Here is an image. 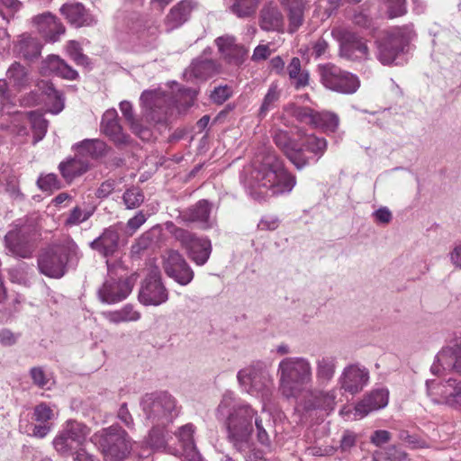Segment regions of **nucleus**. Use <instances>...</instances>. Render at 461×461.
<instances>
[{
    "label": "nucleus",
    "mask_w": 461,
    "mask_h": 461,
    "mask_svg": "<svg viewBox=\"0 0 461 461\" xmlns=\"http://www.w3.org/2000/svg\"><path fill=\"white\" fill-rule=\"evenodd\" d=\"M216 419L223 423L227 439L232 447L240 453H246L253 447V420L257 430V438L263 446H270L269 433L274 429V421L270 414H258L249 403L237 401L232 392L227 391L215 409Z\"/></svg>",
    "instance_id": "1"
},
{
    "label": "nucleus",
    "mask_w": 461,
    "mask_h": 461,
    "mask_svg": "<svg viewBox=\"0 0 461 461\" xmlns=\"http://www.w3.org/2000/svg\"><path fill=\"white\" fill-rule=\"evenodd\" d=\"M242 183L253 199L261 201L267 196L290 193L296 178L276 154L267 151L257 155L244 168Z\"/></svg>",
    "instance_id": "2"
},
{
    "label": "nucleus",
    "mask_w": 461,
    "mask_h": 461,
    "mask_svg": "<svg viewBox=\"0 0 461 461\" xmlns=\"http://www.w3.org/2000/svg\"><path fill=\"white\" fill-rule=\"evenodd\" d=\"M277 375L282 394L297 398L312 383V366L306 357H286L278 364Z\"/></svg>",
    "instance_id": "3"
},
{
    "label": "nucleus",
    "mask_w": 461,
    "mask_h": 461,
    "mask_svg": "<svg viewBox=\"0 0 461 461\" xmlns=\"http://www.w3.org/2000/svg\"><path fill=\"white\" fill-rule=\"evenodd\" d=\"M140 406L146 421L155 427H167L179 412L175 397L164 391L145 393Z\"/></svg>",
    "instance_id": "4"
},
{
    "label": "nucleus",
    "mask_w": 461,
    "mask_h": 461,
    "mask_svg": "<svg viewBox=\"0 0 461 461\" xmlns=\"http://www.w3.org/2000/svg\"><path fill=\"white\" fill-rule=\"evenodd\" d=\"M78 248L72 240L52 244L38 258V267L41 274L52 278H60L68 263L77 258Z\"/></svg>",
    "instance_id": "5"
},
{
    "label": "nucleus",
    "mask_w": 461,
    "mask_h": 461,
    "mask_svg": "<svg viewBox=\"0 0 461 461\" xmlns=\"http://www.w3.org/2000/svg\"><path fill=\"white\" fill-rule=\"evenodd\" d=\"M90 441L112 461L122 460L131 448L127 432L116 425L96 431L91 436Z\"/></svg>",
    "instance_id": "6"
},
{
    "label": "nucleus",
    "mask_w": 461,
    "mask_h": 461,
    "mask_svg": "<svg viewBox=\"0 0 461 461\" xmlns=\"http://www.w3.org/2000/svg\"><path fill=\"white\" fill-rule=\"evenodd\" d=\"M237 379L250 395L267 400L272 394L274 379L270 370L263 364L258 363L240 369Z\"/></svg>",
    "instance_id": "7"
},
{
    "label": "nucleus",
    "mask_w": 461,
    "mask_h": 461,
    "mask_svg": "<svg viewBox=\"0 0 461 461\" xmlns=\"http://www.w3.org/2000/svg\"><path fill=\"white\" fill-rule=\"evenodd\" d=\"M165 227L167 232L185 249L188 258L194 263L197 266H203L208 261L212 253V243L209 239L199 238L172 221H167Z\"/></svg>",
    "instance_id": "8"
},
{
    "label": "nucleus",
    "mask_w": 461,
    "mask_h": 461,
    "mask_svg": "<svg viewBox=\"0 0 461 461\" xmlns=\"http://www.w3.org/2000/svg\"><path fill=\"white\" fill-rule=\"evenodd\" d=\"M415 36L411 24L392 29L377 41V59L384 65H391Z\"/></svg>",
    "instance_id": "9"
},
{
    "label": "nucleus",
    "mask_w": 461,
    "mask_h": 461,
    "mask_svg": "<svg viewBox=\"0 0 461 461\" xmlns=\"http://www.w3.org/2000/svg\"><path fill=\"white\" fill-rule=\"evenodd\" d=\"M90 432L91 429L86 425L77 420H68L54 438L53 447L62 456L74 455L76 451L83 448Z\"/></svg>",
    "instance_id": "10"
},
{
    "label": "nucleus",
    "mask_w": 461,
    "mask_h": 461,
    "mask_svg": "<svg viewBox=\"0 0 461 461\" xmlns=\"http://www.w3.org/2000/svg\"><path fill=\"white\" fill-rule=\"evenodd\" d=\"M319 72L321 84L331 91L352 95L360 86V81L356 75L342 70L333 64L319 66Z\"/></svg>",
    "instance_id": "11"
},
{
    "label": "nucleus",
    "mask_w": 461,
    "mask_h": 461,
    "mask_svg": "<svg viewBox=\"0 0 461 461\" xmlns=\"http://www.w3.org/2000/svg\"><path fill=\"white\" fill-rule=\"evenodd\" d=\"M427 394L434 403L444 404L461 411V379L428 380Z\"/></svg>",
    "instance_id": "12"
},
{
    "label": "nucleus",
    "mask_w": 461,
    "mask_h": 461,
    "mask_svg": "<svg viewBox=\"0 0 461 461\" xmlns=\"http://www.w3.org/2000/svg\"><path fill=\"white\" fill-rule=\"evenodd\" d=\"M331 35L339 42V55L351 61H363L369 59L366 41L357 34L340 27L333 28Z\"/></svg>",
    "instance_id": "13"
},
{
    "label": "nucleus",
    "mask_w": 461,
    "mask_h": 461,
    "mask_svg": "<svg viewBox=\"0 0 461 461\" xmlns=\"http://www.w3.org/2000/svg\"><path fill=\"white\" fill-rule=\"evenodd\" d=\"M5 246L12 256L29 258L36 249V233L26 226L14 228L5 234Z\"/></svg>",
    "instance_id": "14"
},
{
    "label": "nucleus",
    "mask_w": 461,
    "mask_h": 461,
    "mask_svg": "<svg viewBox=\"0 0 461 461\" xmlns=\"http://www.w3.org/2000/svg\"><path fill=\"white\" fill-rule=\"evenodd\" d=\"M138 298L145 306H158L168 300V292L161 282L158 268L151 269L142 281Z\"/></svg>",
    "instance_id": "15"
},
{
    "label": "nucleus",
    "mask_w": 461,
    "mask_h": 461,
    "mask_svg": "<svg viewBox=\"0 0 461 461\" xmlns=\"http://www.w3.org/2000/svg\"><path fill=\"white\" fill-rule=\"evenodd\" d=\"M165 273L181 285H186L194 278V271L177 250H167L163 256Z\"/></svg>",
    "instance_id": "16"
},
{
    "label": "nucleus",
    "mask_w": 461,
    "mask_h": 461,
    "mask_svg": "<svg viewBox=\"0 0 461 461\" xmlns=\"http://www.w3.org/2000/svg\"><path fill=\"white\" fill-rule=\"evenodd\" d=\"M140 103L145 116L154 122L164 121L170 107L169 97L158 90L144 91L140 95Z\"/></svg>",
    "instance_id": "17"
},
{
    "label": "nucleus",
    "mask_w": 461,
    "mask_h": 461,
    "mask_svg": "<svg viewBox=\"0 0 461 461\" xmlns=\"http://www.w3.org/2000/svg\"><path fill=\"white\" fill-rule=\"evenodd\" d=\"M443 370L461 374V339L454 340L436 355L430 371L433 375H438Z\"/></svg>",
    "instance_id": "18"
},
{
    "label": "nucleus",
    "mask_w": 461,
    "mask_h": 461,
    "mask_svg": "<svg viewBox=\"0 0 461 461\" xmlns=\"http://www.w3.org/2000/svg\"><path fill=\"white\" fill-rule=\"evenodd\" d=\"M273 140L296 169L302 170L310 165V158L303 154V149H297V143L287 131L276 129Z\"/></svg>",
    "instance_id": "19"
},
{
    "label": "nucleus",
    "mask_w": 461,
    "mask_h": 461,
    "mask_svg": "<svg viewBox=\"0 0 461 461\" xmlns=\"http://www.w3.org/2000/svg\"><path fill=\"white\" fill-rule=\"evenodd\" d=\"M212 203L202 199L190 206L179 215L184 223H194L202 230H209L216 224L215 217L212 216Z\"/></svg>",
    "instance_id": "20"
},
{
    "label": "nucleus",
    "mask_w": 461,
    "mask_h": 461,
    "mask_svg": "<svg viewBox=\"0 0 461 461\" xmlns=\"http://www.w3.org/2000/svg\"><path fill=\"white\" fill-rule=\"evenodd\" d=\"M122 224L115 223L105 228L103 232L90 243V248L104 258L114 256L120 249V236Z\"/></svg>",
    "instance_id": "21"
},
{
    "label": "nucleus",
    "mask_w": 461,
    "mask_h": 461,
    "mask_svg": "<svg viewBox=\"0 0 461 461\" xmlns=\"http://www.w3.org/2000/svg\"><path fill=\"white\" fill-rule=\"evenodd\" d=\"M133 285L128 278L108 277L98 290L101 302L113 304L125 300L132 291Z\"/></svg>",
    "instance_id": "22"
},
{
    "label": "nucleus",
    "mask_w": 461,
    "mask_h": 461,
    "mask_svg": "<svg viewBox=\"0 0 461 461\" xmlns=\"http://www.w3.org/2000/svg\"><path fill=\"white\" fill-rule=\"evenodd\" d=\"M369 379V372L359 365L352 364L346 366L339 379L341 389L356 394L363 390Z\"/></svg>",
    "instance_id": "23"
},
{
    "label": "nucleus",
    "mask_w": 461,
    "mask_h": 461,
    "mask_svg": "<svg viewBox=\"0 0 461 461\" xmlns=\"http://www.w3.org/2000/svg\"><path fill=\"white\" fill-rule=\"evenodd\" d=\"M336 398L337 391L335 389L330 391L311 390L303 399L302 406L305 411L320 410L329 414L336 407Z\"/></svg>",
    "instance_id": "24"
},
{
    "label": "nucleus",
    "mask_w": 461,
    "mask_h": 461,
    "mask_svg": "<svg viewBox=\"0 0 461 461\" xmlns=\"http://www.w3.org/2000/svg\"><path fill=\"white\" fill-rule=\"evenodd\" d=\"M32 24L47 41L56 42L65 33V26L50 13H43L32 18Z\"/></svg>",
    "instance_id": "25"
},
{
    "label": "nucleus",
    "mask_w": 461,
    "mask_h": 461,
    "mask_svg": "<svg viewBox=\"0 0 461 461\" xmlns=\"http://www.w3.org/2000/svg\"><path fill=\"white\" fill-rule=\"evenodd\" d=\"M215 44L223 59L230 64L239 65L243 62L248 53L247 49L236 42L232 35H223L215 40Z\"/></svg>",
    "instance_id": "26"
},
{
    "label": "nucleus",
    "mask_w": 461,
    "mask_h": 461,
    "mask_svg": "<svg viewBox=\"0 0 461 461\" xmlns=\"http://www.w3.org/2000/svg\"><path fill=\"white\" fill-rule=\"evenodd\" d=\"M101 131L116 145H126L130 141V136L122 131L118 122V113L115 109L107 110L101 122Z\"/></svg>",
    "instance_id": "27"
},
{
    "label": "nucleus",
    "mask_w": 461,
    "mask_h": 461,
    "mask_svg": "<svg viewBox=\"0 0 461 461\" xmlns=\"http://www.w3.org/2000/svg\"><path fill=\"white\" fill-rule=\"evenodd\" d=\"M259 26L266 32H284L285 18L282 12L275 3H267L260 10Z\"/></svg>",
    "instance_id": "28"
},
{
    "label": "nucleus",
    "mask_w": 461,
    "mask_h": 461,
    "mask_svg": "<svg viewBox=\"0 0 461 461\" xmlns=\"http://www.w3.org/2000/svg\"><path fill=\"white\" fill-rule=\"evenodd\" d=\"M388 397L389 392L384 388L371 392L355 406V417L363 418L373 411L385 407L388 403Z\"/></svg>",
    "instance_id": "29"
},
{
    "label": "nucleus",
    "mask_w": 461,
    "mask_h": 461,
    "mask_svg": "<svg viewBox=\"0 0 461 461\" xmlns=\"http://www.w3.org/2000/svg\"><path fill=\"white\" fill-rule=\"evenodd\" d=\"M3 80L6 82L7 87L14 95V91H22L30 85V71L24 65L18 61H14L7 68L5 78Z\"/></svg>",
    "instance_id": "30"
},
{
    "label": "nucleus",
    "mask_w": 461,
    "mask_h": 461,
    "mask_svg": "<svg viewBox=\"0 0 461 461\" xmlns=\"http://www.w3.org/2000/svg\"><path fill=\"white\" fill-rule=\"evenodd\" d=\"M195 6V3L191 0H182L173 6L165 19L167 32H171L185 23Z\"/></svg>",
    "instance_id": "31"
},
{
    "label": "nucleus",
    "mask_w": 461,
    "mask_h": 461,
    "mask_svg": "<svg viewBox=\"0 0 461 461\" xmlns=\"http://www.w3.org/2000/svg\"><path fill=\"white\" fill-rule=\"evenodd\" d=\"M337 368L336 357L330 354L319 355L315 360V375L319 384L326 385L334 377Z\"/></svg>",
    "instance_id": "32"
},
{
    "label": "nucleus",
    "mask_w": 461,
    "mask_h": 461,
    "mask_svg": "<svg viewBox=\"0 0 461 461\" xmlns=\"http://www.w3.org/2000/svg\"><path fill=\"white\" fill-rule=\"evenodd\" d=\"M60 12L68 23L76 27L88 26L94 22L93 17L80 3L64 4L60 7Z\"/></svg>",
    "instance_id": "33"
},
{
    "label": "nucleus",
    "mask_w": 461,
    "mask_h": 461,
    "mask_svg": "<svg viewBox=\"0 0 461 461\" xmlns=\"http://www.w3.org/2000/svg\"><path fill=\"white\" fill-rule=\"evenodd\" d=\"M219 71V66L212 59H195L185 71V77L187 79L195 78L198 80H206L212 77Z\"/></svg>",
    "instance_id": "34"
},
{
    "label": "nucleus",
    "mask_w": 461,
    "mask_h": 461,
    "mask_svg": "<svg viewBox=\"0 0 461 461\" xmlns=\"http://www.w3.org/2000/svg\"><path fill=\"white\" fill-rule=\"evenodd\" d=\"M328 142L325 138L318 137L315 134L305 136L297 149H303V154L312 161L317 162L326 152Z\"/></svg>",
    "instance_id": "35"
},
{
    "label": "nucleus",
    "mask_w": 461,
    "mask_h": 461,
    "mask_svg": "<svg viewBox=\"0 0 461 461\" xmlns=\"http://www.w3.org/2000/svg\"><path fill=\"white\" fill-rule=\"evenodd\" d=\"M287 10L289 21V32L294 33L303 23V13L308 0H278Z\"/></svg>",
    "instance_id": "36"
},
{
    "label": "nucleus",
    "mask_w": 461,
    "mask_h": 461,
    "mask_svg": "<svg viewBox=\"0 0 461 461\" xmlns=\"http://www.w3.org/2000/svg\"><path fill=\"white\" fill-rule=\"evenodd\" d=\"M41 43L40 41L30 34H23L18 37L14 50L23 59L32 60L41 55Z\"/></svg>",
    "instance_id": "37"
},
{
    "label": "nucleus",
    "mask_w": 461,
    "mask_h": 461,
    "mask_svg": "<svg viewBox=\"0 0 461 461\" xmlns=\"http://www.w3.org/2000/svg\"><path fill=\"white\" fill-rule=\"evenodd\" d=\"M104 318L112 324L118 325L123 322L138 321L141 314L135 310L132 304H125L119 310L107 311L103 313Z\"/></svg>",
    "instance_id": "38"
},
{
    "label": "nucleus",
    "mask_w": 461,
    "mask_h": 461,
    "mask_svg": "<svg viewBox=\"0 0 461 461\" xmlns=\"http://www.w3.org/2000/svg\"><path fill=\"white\" fill-rule=\"evenodd\" d=\"M287 73L291 84L296 90L304 88L309 85L310 74L308 70L303 69L301 65V59L297 57H294L287 66Z\"/></svg>",
    "instance_id": "39"
},
{
    "label": "nucleus",
    "mask_w": 461,
    "mask_h": 461,
    "mask_svg": "<svg viewBox=\"0 0 461 461\" xmlns=\"http://www.w3.org/2000/svg\"><path fill=\"white\" fill-rule=\"evenodd\" d=\"M261 0H229L228 8L231 14L240 19L255 15Z\"/></svg>",
    "instance_id": "40"
},
{
    "label": "nucleus",
    "mask_w": 461,
    "mask_h": 461,
    "mask_svg": "<svg viewBox=\"0 0 461 461\" xmlns=\"http://www.w3.org/2000/svg\"><path fill=\"white\" fill-rule=\"evenodd\" d=\"M120 110L124 116L125 120L130 124L133 133L138 135L142 140H148L150 137V132L148 129L141 126V124L135 119L132 110V105L128 101L120 103Z\"/></svg>",
    "instance_id": "41"
},
{
    "label": "nucleus",
    "mask_w": 461,
    "mask_h": 461,
    "mask_svg": "<svg viewBox=\"0 0 461 461\" xmlns=\"http://www.w3.org/2000/svg\"><path fill=\"white\" fill-rule=\"evenodd\" d=\"M45 64L50 71L56 73L63 78L74 80L78 77V73L59 56H50L46 59Z\"/></svg>",
    "instance_id": "42"
},
{
    "label": "nucleus",
    "mask_w": 461,
    "mask_h": 461,
    "mask_svg": "<svg viewBox=\"0 0 461 461\" xmlns=\"http://www.w3.org/2000/svg\"><path fill=\"white\" fill-rule=\"evenodd\" d=\"M313 128H320L324 132H335L339 125L338 114L330 111H321L315 113Z\"/></svg>",
    "instance_id": "43"
},
{
    "label": "nucleus",
    "mask_w": 461,
    "mask_h": 461,
    "mask_svg": "<svg viewBox=\"0 0 461 461\" xmlns=\"http://www.w3.org/2000/svg\"><path fill=\"white\" fill-rule=\"evenodd\" d=\"M59 167L62 176L67 181H71L86 172L88 166L80 159L72 158L66 162H61Z\"/></svg>",
    "instance_id": "44"
},
{
    "label": "nucleus",
    "mask_w": 461,
    "mask_h": 461,
    "mask_svg": "<svg viewBox=\"0 0 461 461\" xmlns=\"http://www.w3.org/2000/svg\"><path fill=\"white\" fill-rule=\"evenodd\" d=\"M80 153L89 155L92 158H101L107 152V145L98 139H86L77 144Z\"/></svg>",
    "instance_id": "45"
},
{
    "label": "nucleus",
    "mask_w": 461,
    "mask_h": 461,
    "mask_svg": "<svg viewBox=\"0 0 461 461\" xmlns=\"http://www.w3.org/2000/svg\"><path fill=\"white\" fill-rule=\"evenodd\" d=\"M288 114L295 118L299 122L313 127L316 111L310 107L290 104L286 107Z\"/></svg>",
    "instance_id": "46"
},
{
    "label": "nucleus",
    "mask_w": 461,
    "mask_h": 461,
    "mask_svg": "<svg viewBox=\"0 0 461 461\" xmlns=\"http://www.w3.org/2000/svg\"><path fill=\"white\" fill-rule=\"evenodd\" d=\"M44 93L47 95L48 102L50 104V113L57 114L64 108V99L62 94L58 91L53 84L44 82Z\"/></svg>",
    "instance_id": "47"
},
{
    "label": "nucleus",
    "mask_w": 461,
    "mask_h": 461,
    "mask_svg": "<svg viewBox=\"0 0 461 461\" xmlns=\"http://www.w3.org/2000/svg\"><path fill=\"white\" fill-rule=\"evenodd\" d=\"M28 116L33 131V144H36L44 138L48 129V122L42 114L37 112H30Z\"/></svg>",
    "instance_id": "48"
},
{
    "label": "nucleus",
    "mask_w": 461,
    "mask_h": 461,
    "mask_svg": "<svg viewBox=\"0 0 461 461\" xmlns=\"http://www.w3.org/2000/svg\"><path fill=\"white\" fill-rule=\"evenodd\" d=\"M281 93L278 89V86L276 83H272L264 96L262 104L259 108L258 115L260 117H265L267 113L275 108L276 104L278 102L280 98Z\"/></svg>",
    "instance_id": "49"
},
{
    "label": "nucleus",
    "mask_w": 461,
    "mask_h": 461,
    "mask_svg": "<svg viewBox=\"0 0 461 461\" xmlns=\"http://www.w3.org/2000/svg\"><path fill=\"white\" fill-rule=\"evenodd\" d=\"M94 207H85L82 208L79 205L75 206L68 218L65 221V224L68 226H76L79 225L82 222L87 221L94 213Z\"/></svg>",
    "instance_id": "50"
},
{
    "label": "nucleus",
    "mask_w": 461,
    "mask_h": 461,
    "mask_svg": "<svg viewBox=\"0 0 461 461\" xmlns=\"http://www.w3.org/2000/svg\"><path fill=\"white\" fill-rule=\"evenodd\" d=\"M126 209L132 210L140 207L144 202V194L139 187L127 189L122 195Z\"/></svg>",
    "instance_id": "51"
},
{
    "label": "nucleus",
    "mask_w": 461,
    "mask_h": 461,
    "mask_svg": "<svg viewBox=\"0 0 461 461\" xmlns=\"http://www.w3.org/2000/svg\"><path fill=\"white\" fill-rule=\"evenodd\" d=\"M194 433V426L191 423L181 426L176 432V437L183 443L184 447L188 451H194L195 449Z\"/></svg>",
    "instance_id": "52"
},
{
    "label": "nucleus",
    "mask_w": 461,
    "mask_h": 461,
    "mask_svg": "<svg viewBox=\"0 0 461 461\" xmlns=\"http://www.w3.org/2000/svg\"><path fill=\"white\" fill-rule=\"evenodd\" d=\"M53 410L45 402L37 404L33 409L32 420L36 422H46L54 419Z\"/></svg>",
    "instance_id": "53"
},
{
    "label": "nucleus",
    "mask_w": 461,
    "mask_h": 461,
    "mask_svg": "<svg viewBox=\"0 0 461 461\" xmlns=\"http://www.w3.org/2000/svg\"><path fill=\"white\" fill-rule=\"evenodd\" d=\"M165 427H155L152 426L151 430L149 433L148 443L152 448L160 449L166 446V438L164 433Z\"/></svg>",
    "instance_id": "54"
},
{
    "label": "nucleus",
    "mask_w": 461,
    "mask_h": 461,
    "mask_svg": "<svg viewBox=\"0 0 461 461\" xmlns=\"http://www.w3.org/2000/svg\"><path fill=\"white\" fill-rule=\"evenodd\" d=\"M39 188L42 191L52 192L61 187L60 182L55 174L41 176L37 180Z\"/></svg>",
    "instance_id": "55"
},
{
    "label": "nucleus",
    "mask_w": 461,
    "mask_h": 461,
    "mask_svg": "<svg viewBox=\"0 0 461 461\" xmlns=\"http://www.w3.org/2000/svg\"><path fill=\"white\" fill-rule=\"evenodd\" d=\"M399 438L412 449L429 447V445L425 440L416 435H411L407 430H401L399 433Z\"/></svg>",
    "instance_id": "56"
},
{
    "label": "nucleus",
    "mask_w": 461,
    "mask_h": 461,
    "mask_svg": "<svg viewBox=\"0 0 461 461\" xmlns=\"http://www.w3.org/2000/svg\"><path fill=\"white\" fill-rule=\"evenodd\" d=\"M32 382L37 386L43 389L50 388V379L46 375L41 367H32L30 371Z\"/></svg>",
    "instance_id": "57"
},
{
    "label": "nucleus",
    "mask_w": 461,
    "mask_h": 461,
    "mask_svg": "<svg viewBox=\"0 0 461 461\" xmlns=\"http://www.w3.org/2000/svg\"><path fill=\"white\" fill-rule=\"evenodd\" d=\"M389 18H395L406 13V0H386Z\"/></svg>",
    "instance_id": "58"
},
{
    "label": "nucleus",
    "mask_w": 461,
    "mask_h": 461,
    "mask_svg": "<svg viewBox=\"0 0 461 461\" xmlns=\"http://www.w3.org/2000/svg\"><path fill=\"white\" fill-rule=\"evenodd\" d=\"M357 435L351 430H345L340 439L339 449L341 452H349L356 446Z\"/></svg>",
    "instance_id": "59"
},
{
    "label": "nucleus",
    "mask_w": 461,
    "mask_h": 461,
    "mask_svg": "<svg viewBox=\"0 0 461 461\" xmlns=\"http://www.w3.org/2000/svg\"><path fill=\"white\" fill-rule=\"evenodd\" d=\"M231 95V90L227 86H221L218 87H215L214 90L211 94V99L213 101V103L221 104L226 100H228Z\"/></svg>",
    "instance_id": "60"
},
{
    "label": "nucleus",
    "mask_w": 461,
    "mask_h": 461,
    "mask_svg": "<svg viewBox=\"0 0 461 461\" xmlns=\"http://www.w3.org/2000/svg\"><path fill=\"white\" fill-rule=\"evenodd\" d=\"M392 439V434L385 429L375 430L370 436V442L375 447H382Z\"/></svg>",
    "instance_id": "61"
},
{
    "label": "nucleus",
    "mask_w": 461,
    "mask_h": 461,
    "mask_svg": "<svg viewBox=\"0 0 461 461\" xmlns=\"http://www.w3.org/2000/svg\"><path fill=\"white\" fill-rule=\"evenodd\" d=\"M146 221H147V218H146L145 214L142 212V211L138 212L135 216L129 219L126 225H127V229H128L130 235H132L133 233H135L136 230L142 224L145 223Z\"/></svg>",
    "instance_id": "62"
},
{
    "label": "nucleus",
    "mask_w": 461,
    "mask_h": 461,
    "mask_svg": "<svg viewBox=\"0 0 461 461\" xmlns=\"http://www.w3.org/2000/svg\"><path fill=\"white\" fill-rule=\"evenodd\" d=\"M19 338V333H14L9 329H2L0 330V343L5 347L14 345Z\"/></svg>",
    "instance_id": "63"
},
{
    "label": "nucleus",
    "mask_w": 461,
    "mask_h": 461,
    "mask_svg": "<svg viewBox=\"0 0 461 461\" xmlns=\"http://www.w3.org/2000/svg\"><path fill=\"white\" fill-rule=\"evenodd\" d=\"M115 187V182L114 180H106L103 182L100 186L97 188L95 192V195L97 198L104 199L108 197Z\"/></svg>",
    "instance_id": "64"
}]
</instances>
